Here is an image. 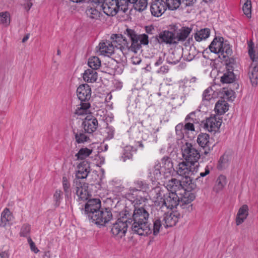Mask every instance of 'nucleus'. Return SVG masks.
I'll use <instances>...</instances> for the list:
<instances>
[{"mask_svg": "<svg viewBox=\"0 0 258 258\" xmlns=\"http://www.w3.org/2000/svg\"><path fill=\"white\" fill-rule=\"evenodd\" d=\"M149 215V208L145 207L135 208L131 214L126 210L125 211V216L132 231L141 236H147L153 232V228L148 222Z\"/></svg>", "mask_w": 258, "mask_h": 258, "instance_id": "nucleus-1", "label": "nucleus"}, {"mask_svg": "<svg viewBox=\"0 0 258 258\" xmlns=\"http://www.w3.org/2000/svg\"><path fill=\"white\" fill-rule=\"evenodd\" d=\"M180 214L177 212H168L164 213L162 217H156L153 220V233L157 235L162 226L165 228L172 227L178 222Z\"/></svg>", "mask_w": 258, "mask_h": 258, "instance_id": "nucleus-2", "label": "nucleus"}, {"mask_svg": "<svg viewBox=\"0 0 258 258\" xmlns=\"http://www.w3.org/2000/svg\"><path fill=\"white\" fill-rule=\"evenodd\" d=\"M99 8L108 16H114L118 12L125 13V1L121 0H104L102 2L97 1Z\"/></svg>", "mask_w": 258, "mask_h": 258, "instance_id": "nucleus-3", "label": "nucleus"}, {"mask_svg": "<svg viewBox=\"0 0 258 258\" xmlns=\"http://www.w3.org/2000/svg\"><path fill=\"white\" fill-rule=\"evenodd\" d=\"M124 34L131 39V51L136 53L139 50L142 45H147L149 44V37L146 34H138L134 30L126 29Z\"/></svg>", "mask_w": 258, "mask_h": 258, "instance_id": "nucleus-4", "label": "nucleus"}, {"mask_svg": "<svg viewBox=\"0 0 258 258\" xmlns=\"http://www.w3.org/2000/svg\"><path fill=\"white\" fill-rule=\"evenodd\" d=\"M182 157L186 161L199 166L198 162L201 155L196 145L186 143L181 147Z\"/></svg>", "mask_w": 258, "mask_h": 258, "instance_id": "nucleus-5", "label": "nucleus"}, {"mask_svg": "<svg viewBox=\"0 0 258 258\" xmlns=\"http://www.w3.org/2000/svg\"><path fill=\"white\" fill-rule=\"evenodd\" d=\"M135 187H131L128 190V195H136V199L140 203L147 200V191L149 187L148 184L142 181H136L134 182Z\"/></svg>", "mask_w": 258, "mask_h": 258, "instance_id": "nucleus-6", "label": "nucleus"}, {"mask_svg": "<svg viewBox=\"0 0 258 258\" xmlns=\"http://www.w3.org/2000/svg\"><path fill=\"white\" fill-rule=\"evenodd\" d=\"M112 219V214L111 210L108 208H102L100 211L96 212L95 215L92 214V219L90 222L99 225L104 226Z\"/></svg>", "mask_w": 258, "mask_h": 258, "instance_id": "nucleus-7", "label": "nucleus"}, {"mask_svg": "<svg viewBox=\"0 0 258 258\" xmlns=\"http://www.w3.org/2000/svg\"><path fill=\"white\" fill-rule=\"evenodd\" d=\"M198 167V165L185 160L178 164L176 172L179 175L182 177L190 176L197 172Z\"/></svg>", "mask_w": 258, "mask_h": 258, "instance_id": "nucleus-8", "label": "nucleus"}, {"mask_svg": "<svg viewBox=\"0 0 258 258\" xmlns=\"http://www.w3.org/2000/svg\"><path fill=\"white\" fill-rule=\"evenodd\" d=\"M127 220L123 221L118 219L112 226L111 232L112 234L117 238H121L124 236L128 227Z\"/></svg>", "mask_w": 258, "mask_h": 258, "instance_id": "nucleus-9", "label": "nucleus"}, {"mask_svg": "<svg viewBox=\"0 0 258 258\" xmlns=\"http://www.w3.org/2000/svg\"><path fill=\"white\" fill-rule=\"evenodd\" d=\"M163 204L161 208L172 209L179 205V198L175 192H168L163 195Z\"/></svg>", "mask_w": 258, "mask_h": 258, "instance_id": "nucleus-10", "label": "nucleus"}, {"mask_svg": "<svg viewBox=\"0 0 258 258\" xmlns=\"http://www.w3.org/2000/svg\"><path fill=\"white\" fill-rule=\"evenodd\" d=\"M101 208V201L99 199H93L88 201L85 206V213L88 215L90 220L92 219V214L95 215L96 212L100 211Z\"/></svg>", "mask_w": 258, "mask_h": 258, "instance_id": "nucleus-11", "label": "nucleus"}, {"mask_svg": "<svg viewBox=\"0 0 258 258\" xmlns=\"http://www.w3.org/2000/svg\"><path fill=\"white\" fill-rule=\"evenodd\" d=\"M156 39L160 44H176L175 33L168 30L160 32L156 36Z\"/></svg>", "mask_w": 258, "mask_h": 258, "instance_id": "nucleus-12", "label": "nucleus"}, {"mask_svg": "<svg viewBox=\"0 0 258 258\" xmlns=\"http://www.w3.org/2000/svg\"><path fill=\"white\" fill-rule=\"evenodd\" d=\"M90 172V167L88 163L86 161H83L78 165V170L76 174V178L74 179V183L78 185L79 183H81V179L86 178L88 173Z\"/></svg>", "mask_w": 258, "mask_h": 258, "instance_id": "nucleus-13", "label": "nucleus"}, {"mask_svg": "<svg viewBox=\"0 0 258 258\" xmlns=\"http://www.w3.org/2000/svg\"><path fill=\"white\" fill-rule=\"evenodd\" d=\"M98 124L96 118L92 115H88L83 121L82 126L86 133L91 135L96 130Z\"/></svg>", "mask_w": 258, "mask_h": 258, "instance_id": "nucleus-14", "label": "nucleus"}, {"mask_svg": "<svg viewBox=\"0 0 258 258\" xmlns=\"http://www.w3.org/2000/svg\"><path fill=\"white\" fill-rule=\"evenodd\" d=\"M166 10L165 3L163 0H152L151 3L150 11L155 17L161 16Z\"/></svg>", "mask_w": 258, "mask_h": 258, "instance_id": "nucleus-15", "label": "nucleus"}, {"mask_svg": "<svg viewBox=\"0 0 258 258\" xmlns=\"http://www.w3.org/2000/svg\"><path fill=\"white\" fill-rule=\"evenodd\" d=\"M91 94V89L87 84L80 85L77 89V96L82 102H89Z\"/></svg>", "mask_w": 258, "mask_h": 258, "instance_id": "nucleus-16", "label": "nucleus"}, {"mask_svg": "<svg viewBox=\"0 0 258 258\" xmlns=\"http://www.w3.org/2000/svg\"><path fill=\"white\" fill-rule=\"evenodd\" d=\"M204 127L209 132H216L221 126V121L219 117L211 116L203 122Z\"/></svg>", "mask_w": 258, "mask_h": 258, "instance_id": "nucleus-17", "label": "nucleus"}, {"mask_svg": "<svg viewBox=\"0 0 258 258\" xmlns=\"http://www.w3.org/2000/svg\"><path fill=\"white\" fill-rule=\"evenodd\" d=\"M209 139V135L206 133H201L198 136L197 143L201 147L205 149V155H207L211 150Z\"/></svg>", "mask_w": 258, "mask_h": 258, "instance_id": "nucleus-18", "label": "nucleus"}, {"mask_svg": "<svg viewBox=\"0 0 258 258\" xmlns=\"http://www.w3.org/2000/svg\"><path fill=\"white\" fill-rule=\"evenodd\" d=\"M76 186V194L80 201H85L88 199L90 196L87 189V186L85 183H79Z\"/></svg>", "mask_w": 258, "mask_h": 258, "instance_id": "nucleus-19", "label": "nucleus"}, {"mask_svg": "<svg viewBox=\"0 0 258 258\" xmlns=\"http://www.w3.org/2000/svg\"><path fill=\"white\" fill-rule=\"evenodd\" d=\"M96 48L101 55H109L114 53V47L109 41L100 42Z\"/></svg>", "mask_w": 258, "mask_h": 258, "instance_id": "nucleus-20", "label": "nucleus"}, {"mask_svg": "<svg viewBox=\"0 0 258 258\" xmlns=\"http://www.w3.org/2000/svg\"><path fill=\"white\" fill-rule=\"evenodd\" d=\"M223 40V37L214 38L209 46L210 51L215 53H219L225 43Z\"/></svg>", "mask_w": 258, "mask_h": 258, "instance_id": "nucleus-21", "label": "nucleus"}, {"mask_svg": "<svg viewBox=\"0 0 258 258\" xmlns=\"http://www.w3.org/2000/svg\"><path fill=\"white\" fill-rule=\"evenodd\" d=\"M167 189L170 191V192L180 191L182 189V186L180 180L175 178H172L166 183Z\"/></svg>", "mask_w": 258, "mask_h": 258, "instance_id": "nucleus-22", "label": "nucleus"}, {"mask_svg": "<svg viewBox=\"0 0 258 258\" xmlns=\"http://www.w3.org/2000/svg\"><path fill=\"white\" fill-rule=\"evenodd\" d=\"M76 142L78 144L88 142L90 140V134L86 133L83 130H74L73 132Z\"/></svg>", "mask_w": 258, "mask_h": 258, "instance_id": "nucleus-23", "label": "nucleus"}, {"mask_svg": "<svg viewBox=\"0 0 258 258\" xmlns=\"http://www.w3.org/2000/svg\"><path fill=\"white\" fill-rule=\"evenodd\" d=\"M198 54V51L194 45L182 49V55L187 61L192 60Z\"/></svg>", "mask_w": 258, "mask_h": 258, "instance_id": "nucleus-24", "label": "nucleus"}, {"mask_svg": "<svg viewBox=\"0 0 258 258\" xmlns=\"http://www.w3.org/2000/svg\"><path fill=\"white\" fill-rule=\"evenodd\" d=\"M191 29L189 27H183L177 32L176 35H175V38L176 40V44H177L179 41H184L187 38L190 32Z\"/></svg>", "mask_w": 258, "mask_h": 258, "instance_id": "nucleus-25", "label": "nucleus"}, {"mask_svg": "<svg viewBox=\"0 0 258 258\" xmlns=\"http://www.w3.org/2000/svg\"><path fill=\"white\" fill-rule=\"evenodd\" d=\"M248 215V207L246 205H243L238 210L237 214L236 223L237 225H239L243 222Z\"/></svg>", "mask_w": 258, "mask_h": 258, "instance_id": "nucleus-26", "label": "nucleus"}, {"mask_svg": "<svg viewBox=\"0 0 258 258\" xmlns=\"http://www.w3.org/2000/svg\"><path fill=\"white\" fill-rule=\"evenodd\" d=\"M90 107V103L89 102H82L77 106L75 113L78 115H82L90 113L89 108Z\"/></svg>", "mask_w": 258, "mask_h": 258, "instance_id": "nucleus-27", "label": "nucleus"}, {"mask_svg": "<svg viewBox=\"0 0 258 258\" xmlns=\"http://www.w3.org/2000/svg\"><path fill=\"white\" fill-rule=\"evenodd\" d=\"M249 79L252 85H256L257 84V79L258 77V65L256 62H253L250 69L249 72Z\"/></svg>", "mask_w": 258, "mask_h": 258, "instance_id": "nucleus-28", "label": "nucleus"}, {"mask_svg": "<svg viewBox=\"0 0 258 258\" xmlns=\"http://www.w3.org/2000/svg\"><path fill=\"white\" fill-rule=\"evenodd\" d=\"M83 79L88 83H94L98 78V74L93 70L88 69L83 74Z\"/></svg>", "mask_w": 258, "mask_h": 258, "instance_id": "nucleus-29", "label": "nucleus"}, {"mask_svg": "<svg viewBox=\"0 0 258 258\" xmlns=\"http://www.w3.org/2000/svg\"><path fill=\"white\" fill-rule=\"evenodd\" d=\"M13 219V215L8 208H5L1 214V227H5L7 223Z\"/></svg>", "mask_w": 258, "mask_h": 258, "instance_id": "nucleus-30", "label": "nucleus"}, {"mask_svg": "<svg viewBox=\"0 0 258 258\" xmlns=\"http://www.w3.org/2000/svg\"><path fill=\"white\" fill-rule=\"evenodd\" d=\"M228 109L229 105L228 103L224 100H220L216 103L215 110L218 114L222 115L224 114Z\"/></svg>", "mask_w": 258, "mask_h": 258, "instance_id": "nucleus-31", "label": "nucleus"}, {"mask_svg": "<svg viewBox=\"0 0 258 258\" xmlns=\"http://www.w3.org/2000/svg\"><path fill=\"white\" fill-rule=\"evenodd\" d=\"M182 56V53L179 50H174L169 54L167 61L169 63L175 64L179 61Z\"/></svg>", "mask_w": 258, "mask_h": 258, "instance_id": "nucleus-32", "label": "nucleus"}, {"mask_svg": "<svg viewBox=\"0 0 258 258\" xmlns=\"http://www.w3.org/2000/svg\"><path fill=\"white\" fill-rule=\"evenodd\" d=\"M111 39L112 41L110 42L114 48H117L119 45L127 41L126 39L121 34H113L111 35Z\"/></svg>", "mask_w": 258, "mask_h": 258, "instance_id": "nucleus-33", "label": "nucleus"}, {"mask_svg": "<svg viewBox=\"0 0 258 258\" xmlns=\"http://www.w3.org/2000/svg\"><path fill=\"white\" fill-rule=\"evenodd\" d=\"M230 156L227 154H224L219 159L217 168L219 170L226 169L229 166Z\"/></svg>", "mask_w": 258, "mask_h": 258, "instance_id": "nucleus-34", "label": "nucleus"}, {"mask_svg": "<svg viewBox=\"0 0 258 258\" xmlns=\"http://www.w3.org/2000/svg\"><path fill=\"white\" fill-rule=\"evenodd\" d=\"M227 183L226 177L223 175H220L217 179L214 190L216 192L221 191Z\"/></svg>", "mask_w": 258, "mask_h": 258, "instance_id": "nucleus-35", "label": "nucleus"}, {"mask_svg": "<svg viewBox=\"0 0 258 258\" xmlns=\"http://www.w3.org/2000/svg\"><path fill=\"white\" fill-rule=\"evenodd\" d=\"M210 30L208 28H204L198 31L195 35V38L197 41H201L209 37Z\"/></svg>", "mask_w": 258, "mask_h": 258, "instance_id": "nucleus-36", "label": "nucleus"}, {"mask_svg": "<svg viewBox=\"0 0 258 258\" xmlns=\"http://www.w3.org/2000/svg\"><path fill=\"white\" fill-rule=\"evenodd\" d=\"M185 213L191 212L192 210V204L191 202L181 198L179 199V205Z\"/></svg>", "mask_w": 258, "mask_h": 258, "instance_id": "nucleus-37", "label": "nucleus"}, {"mask_svg": "<svg viewBox=\"0 0 258 258\" xmlns=\"http://www.w3.org/2000/svg\"><path fill=\"white\" fill-rule=\"evenodd\" d=\"M88 64L93 70L99 68L101 66V61L97 56H92L88 59Z\"/></svg>", "mask_w": 258, "mask_h": 258, "instance_id": "nucleus-38", "label": "nucleus"}, {"mask_svg": "<svg viewBox=\"0 0 258 258\" xmlns=\"http://www.w3.org/2000/svg\"><path fill=\"white\" fill-rule=\"evenodd\" d=\"M92 152V150L87 148H83L80 149L79 152L76 154L75 157L77 160H83L88 157Z\"/></svg>", "mask_w": 258, "mask_h": 258, "instance_id": "nucleus-39", "label": "nucleus"}, {"mask_svg": "<svg viewBox=\"0 0 258 258\" xmlns=\"http://www.w3.org/2000/svg\"><path fill=\"white\" fill-rule=\"evenodd\" d=\"M192 179L190 176L183 177L180 182L183 190H189L193 188Z\"/></svg>", "mask_w": 258, "mask_h": 258, "instance_id": "nucleus-40", "label": "nucleus"}, {"mask_svg": "<svg viewBox=\"0 0 258 258\" xmlns=\"http://www.w3.org/2000/svg\"><path fill=\"white\" fill-rule=\"evenodd\" d=\"M235 80V76L232 71H228L221 77L223 83H231Z\"/></svg>", "mask_w": 258, "mask_h": 258, "instance_id": "nucleus-41", "label": "nucleus"}, {"mask_svg": "<svg viewBox=\"0 0 258 258\" xmlns=\"http://www.w3.org/2000/svg\"><path fill=\"white\" fill-rule=\"evenodd\" d=\"M148 4L147 0H137L134 4V9L139 12H142L147 8Z\"/></svg>", "mask_w": 258, "mask_h": 258, "instance_id": "nucleus-42", "label": "nucleus"}, {"mask_svg": "<svg viewBox=\"0 0 258 258\" xmlns=\"http://www.w3.org/2000/svg\"><path fill=\"white\" fill-rule=\"evenodd\" d=\"M10 23V15L9 12L0 13V24L8 26Z\"/></svg>", "mask_w": 258, "mask_h": 258, "instance_id": "nucleus-43", "label": "nucleus"}, {"mask_svg": "<svg viewBox=\"0 0 258 258\" xmlns=\"http://www.w3.org/2000/svg\"><path fill=\"white\" fill-rule=\"evenodd\" d=\"M220 53L221 55H223V58H226L227 57L231 55L232 50L229 44L225 42Z\"/></svg>", "mask_w": 258, "mask_h": 258, "instance_id": "nucleus-44", "label": "nucleus"}, {"mask_svg": "<svg viewBox=\"0 0 258 258\" xmlns=\"http://www.w3.org/2000/svg\"><path fill=\"white\" fill-rule=\"evenodd\" d=\"M62 186L66 197H68L71 192L70 183L66 176L62 177Z\"/></svg>", "mask_w": 258, "mask_h": 258, "instance_id": "nucleus-45", "label": "nucleus"}, {"mask_svg": "<svg viewBox=\"0 0 258 258\" xmlns=\"http://www.w3.org/2000/svg\"><path fill=\"white\" fill-rule=\"evenodd\" d=\"M53 201L55 202V206L58 207L60 204L61 200L62 199V192L59 190L57 189L55 190L53 195Z\"/></svg>", "mask_w": 258, "mask_h": 258, "instance_id": "nucleus-46", "label": "nucleus"}, {"mask_svg": "<svg viewBox=\"0 0 258 258\" xmlns=\"http://www.w3.org/2000/svg\"><path fill=\"white\" fill-rule=\"evenodd\" d=\"M251 1L250 0H246L243 6V11L244 14L247 18L251 17Z\"/></svg>", "mask_w": 258, "mask_h": 258, "instance_id": "nucleus-47", "label": "nucleus"}, {"mask_svg": "<svg viewBox=\"0 0 258 258\" xmlns=\"http://www.w3.org/2000/svg\"><path fill=\"white\" fill-rule=\"evenodd\" d=\"M179 194H182V196L181 198L189 201V202H192L196 198L195 194L190 190H184L183 194L181 192L179 193Z\"/></svg>", "mask_w": 258, "mask_h": 258, "instance_id": "nucleus-48", "label": "nucleus"}, {"mask_svg": "<svg viewBox=\"0 0 258 258\" xmlns=\"http://www.w3.org/2000/svg\"><path fill=\"white\" fill-rule=\"evenodd\" d=\"M131 45L129 46V43L127 41L124 42V43L119 45L117 48V49H119V50L122 52L123 55L126 54L129 50H131Z\"/></svg>", "mask_w": 258, "mask_h": 258, "instance_id": "nucleus-49", "label": "nucleus"}, {"mask_svg": "<svg viewBox=\"0 0 258 258\" xmlns=\"http://www.w3.org/2000/svg\"><path fill=\"white\" fill-rule=\"evenodd\" d=\"M213 90L211 88L209 87L205 90L203 94V99L209 101L212 98Z\"/></svg>", "mask_w": 258, "mask_h": 258, "instance_id": "nucleus-50", "label": "nucleus"}, {"mask_svg": "<svg viewBox=\"0 0 258 258\" xmlns=\"http://www.w3.org/2000/svg\"><path fill=\"white\" fill-rule=\"evenodd\" d=\"M185 121L191 122L194 123L198 122L197 119L196 118V113L195 112H192L188 114L185 118Z\"/></svg>", "mask_w": 258, "mask_h": 258, "instance_id": "nucleus-51", "label": "nucleus"}, {"mask_svg": "<svg viewBox=\"0 0 258 258\" xmlns=\"http://www.w3.org/2000/svg\"><path fill=\"white\" fill-rule=\"evenodd\" d=\"M30 231V226L29 225H24L21 230L20 235L21 236H27Z\"/></svg>", "mask_w": 258, "mask_h": 258, "instance_id": "nucleus-52", "label": "nucleus"}, {"mask_svg": "<svg viewBox=\"0 0 258 258\" xmlns=\"http://www.w3.org/2000/svg\"><path fill=\"white\" fill-rule=\"evenodd\" d=\"M248 53L253 61L256 60L257 57L254 54L253 44L251 43H248Z\"/></svg>", "mask_w": 258, "mask_h": 258, "instance_id": "nucleus-53", "label": "nucleus"}, {"mask_svg": "<svg viewBox=\"0 0 258 258\" xmlns=\"http://www.w3.org/2000/svg\"><path fill=\"white\" fill-rule=\"evenodd\" d=\"M161 166L160 164H156L153 169V173L155 178H158L161 175Z\"/></svg>", "mask_w": 258, "mask_h": 258, "instance_id": "nucleus-54", "label": "nucleus"}, {"mask_svg": "<svg viewBox=\"0 0 258 258\" xmlns=\"http://www.w3.org/2000/svg\"><path fill=\"white\" fill-rule=\"evenodd\" d=\"M28 242L30 245L31 250L35 253H38L39 250L36 246L35 243L32 241V239L30 237L28 238Z\"/></svg>", "mask_w": 258, "mask_h": 258, "instance_id": "nucleus-55", "label": "nucleus"}, {"mask_svg": "<svg viewBox=\"0 0 258 258\" xmlns=\"http://www.w3.org/2000/svg\"><path fill=\"white\" fill-rule=\"evenodd\" d=\"M133 157V154L130 151L125 150L123 155L121 156V159L123 162H125L127 159H131Z\"/></svg>", "mask_w": 258, "mask_h": 258, "instance_id": "nucleus-56", "label": "nucleus"}, {"mask_svg": "<svg viewBox=\"0 0 258 258\" xmlns=\"http://www.w3.org/2000/svg\"><path fill=\"white\" fill-rule=\"evenodd\" d=\"M187 122L185 124L184 127V129L187 131H195V127L194 125V123H192L191 122L186 121Z\"/></svg>", "mask_w": 258, "mask_h": 258, "instance_id": "nucleus-57", "label": "nucleus"}, {"mask_svg": "<svg viewBox=\"0 0 258 258\" xmlns=\"http://www.w3.org/2000/svg\"><path fill=\"white\" fill-rule=\"evenodd\" d=\"M163 163H164L163 168H167L168 170L171 169L172 168V163L169 160L167 159L163 161Z\"/></svg>", "mask_w": 258, "mask_h": 258, "instance_id": "nucleus-58", "label": "nucleus"}, {"mask_svg": "<svg viewBox=\"0 0 258 258\" xmlns=\"http://www.w3.org/2000/svg\"><path fill=\"white\" fill-rule=\"evenodd\" d=\"M145 29L146 32L148 34H153L155 31V29L152 25L146 26Z\"/></svg>", "mask_w": 258, "mask_h": 258, "instance_id": "nucleus-59", "label": "nucleus"}, {"mask_svg": "<svg viewBox=\"0 0 258 258\" xmlns=\"http://www.w3.org/2000/svg\"><path fill=\"white\" fill-rule=\"evenodd\" d=\"M168 71V68L167 66H163L160 67V68L157 71V73L164 74L167 73Z\"/></svg>", "mask_w": 258, "mask_h": 258, "instance_id": "nucleus-60", "label": "nucleus"}, {"mask_svg": "<svg viewBox=\"0 0 258 258\" xmlns=\"http://www.w3.org/2000/svg\"><path fill=\"white\" fill-rule=\"evenodd\" d=\"M141 59L137 56L132 57V62L134 64H139L141 62Z\"/></svg>", "mask_w": 258, "mask_h": 258, "instance_id": "nucleus-61", "label": "nucleus"}, {"mask_svg": "<svg viewBox=\"0 0 258 258\" xmlns=\"http://www.w3.org/2000/svg\"><path fill=\"white\" fill-rule=\"evenodd\" d=\"M210 173V168L207 166L205 169V172H201L200 175L201 177H204Z\"/></svg>", "mask_w": 258, "mask_h": 258, "instance_id": "nucleus-62", "label": "nucleus"}, {"mask_svg": "<svg viewBox=\"0 0 258 258\" xmlns=\"http://www.w3.org/2000/svg\"><path fill=\"white\" fill-rule=\"evenodd\" d=\"M108 136L107 138L109 139H111L113 138L114 136V131L112 129H108V131L107 132Z\"/></svg>", "mask_w": 258, "mask_h": 258, "instance_id": "nucleus-63", "label": "nucleus"}, {"mask_svg": "<svg viewBox=\"0 0 258 258\" xmlns=\"http://www.w3.org/2000/svg\"><path fill=\"white\" fill-rule=\"evenodd\" d=\"M9 255L8 252L6 251L0 253V258H9Z\"/></svg>", "mask_w": 258, "mask_h": 258, "instance_id": "nucleus-64", "label": "nucleus"}]
</instances>
